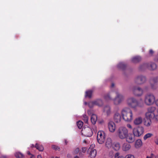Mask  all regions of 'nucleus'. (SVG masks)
Instances as JSON below:
<instances>
[{"label": "nucleus", "instance_id": "1", "mask_svg": "<svg viewBox=\"0 0 158 158\" xmlns=\"http://www.w3.org/2000/svg\"><path fill=\"white\" fill-rule=\"evenodd\" d=\"M115 97L113 99L109 94H106L104 96V98L107 100H112L114 105H118L121 104L123 102L125 99V96L123 94L118 92H115Z\"/></svg>", "mask_w": 158, "mask_h": 158}, {"label": "nucleus", "instance_id": "2", "mask_svg": "<svg viewBox=\"0 0 158 158\" xmlns=\"http://www.w3.org/2000/svg\"><path fill=\"white\" fill-rule=\"evenodd\" d=\"M123 119L127 122H131L133 119V114L132 110L129 108L125 107L123 108L121 112Z\"/></svg>", "mask_w": 158, "mask_h": 158}, {"label": "nucleus", "instance_id": "3", "mask_svg": "<svg viewBox=\"0 0 158 158\" xmlns=\"http://www.w3.org/2000/svg\"><path fill=\"white\" fill-rule=\"evenodd\" d=\"M128 133V130L126 127H121L117 129L116 131V135L119 139H123L126 137Z\"/></svg>", "mask_w": 158, "mask_h": 158}, {"label": "nucleus", "instance_id": "4", "mask_svg": "<svg viewBox=\"0 0 158 158\" xmlns=\"http://www.w3.org/2000/svg\"><path fill=\"white\" fill-rule=\"evenodd\" d=\"M131 91L135 96H140L144 92H147L148 89L147 87L143 89L139 86H133L131 89Z\"/></svg>", "mask_w": 158, "mask_h": 158}, {"label": "nucleus", "instance_id": "5", "mask_svg": "<svg viewBox=\"0 0 158 158\" xmlns=\"http://www.w3.org/2000/svg\"><path fill=\"white\" fill-rule=\"evenodd\" d=\"M127 103L129 106L133 108H136L138 104L137 100L133 97L128 98L127 100Z\"/></svg>", "mask_w": 158, "mask_h": 158}, {"label": "nucleus", "instance_id": "6", "mask_svg": "<svg viewBox=\"0 0 158 158\" xmlns=\"http://www.w3.org/2000/svg\"><path fill=\"white\" fill-rule=\"evenodd\" d=\"M143 128L141 126L134 128L132 130L133 134L136 137H139L143 133Z\"/></svg>", "mask_w": 158, "mask_h": 158}, {"label": "nucleus", "instance_id": "7", "mask_svg": "<svg viewBox=\"0 0 158 158\" xmlns=\"http://www.w3.org/2000/svg\"><path fill=\"white\" fill-rule=\"evenodd\" d=\"M105 134L104 131H98L97 136V140L100 144L103 143L105 141Z\"/></svg>", "mask_w": 158, "mask_h": 158}, {"label": "nucleus", "instance_id": "8", "mask_svg": "<svg viewBox=\"0 0 158 158\" xmlns=\"http://www.w3.org/2000/svg\"><path fill=\"white\" fill-rule=\"evenodd\" d=\"M114 111L116 112L114 115V122L117 123H119L121 120V117L120 114L118 112L119 110L118 107H116L114 108Z\"/></svg>", "mask_w": 158, "mask_h": 158}, {"label": "nucleus", "instance_id": "9", "mask_svg": "<svg viewBox=\"0 0 158 158\" xmlns=\"http://www.w3.org/2000/svg\"><path fill=\"white\" fill-rule=\"evenodd\" d=\"M81 133L82 135L87 137L92 136L93 133L92 129L89 127L83 128Z\"/></svg>", "mask_w": 158, "mask_h": 158}, {"label": "nucleus", "instance_id": "10", "mask_svg": "<svg viewBox=\"0 0 158 158\" xmlns=\"http://www.w3.org/2000/svg\"><path fill=\"white\" fill-rule=\"evenodd\" d=\"M102 112L105 115L110 116L112 114L111 106L108 105L105 106L103 108Z\"/></svg>", "mask_w": 158, "mask_h": 158}, {"label": "nucleus", "instance_id": "11", "mask_svg": "<svg viewBox=\"0 0 158 158\" xmlns=\"http://www.w3.org/2000/svg\"><path fill=\"white\" fill-rule=\"evenodd\" d=\"M103 105V102L101 99H97L96 100L90 102L88 103V106L90 108H92L95 105L101 106Z\"/></svg>", "mask_w": 158, "mask_h": 158}, {"label": "nucleus", "instance_id": "12", "mask_svg": "<svg viewBox=\"0 0 158 158\" xmlns=\"http://www.w3.org/2000/svg\"><path fill=\"white\" fill-rule=\"evenodd\" d=\"M113 142L112 139L110 138H107L105 143V148L108 149H110L112 148L113 147Z\"/></svg>", "mask_w": 158, "mask_h": 158}, {"label": "nucleus", "instance_id": "13", "mask_svg": "<svg viewBox=\"0 0 158 158\" xmlns=\"http://www.w3.org/2000/svg\"><path fill=\"white\" fill-rule=\"evenodd\" d=\"M135 136L132 133L127 134L125 139L126 141L129 143H131L134 142L135 140Z\"/></svg>", "mask_w": 158, "mask_h": 158}, {"label": "nucleus", "instance_id": "14", "mask_svg": "<svg viewBox=\"0 0 158 158\" xmlns=\"http://www.w3.org/2000/svg\"><path fill=\"white\" fill-rule=\"evenodd\" d=\"M158 82L157 77H154L150 80V85L151 88L153 89H156V88L157 83Z\"/></svg>", "mask_w": 158, "mask_h": 158}, {"label": "nucleus", "instance_id": "15", "mask_svg": "<svg viewBox=\"0 0 158 158\" xmlns=\"http://www.w3.org/2000/svg\"><path fill=\"white\" fill-rule=\"evenodd\" d=\"M108 128L109 131L111 132H114L116 129L114 123L112 121H110L108 124Z\"/></svg>", "mask_w": 158, "mask_h": 158}, {"label": "nucleus", "instance_id": "16", "mask_svg": "<svg viewBox=\"0 0 158 158\" xmlns=\"http://www.w3.org/2000/svg\"><path fill=\"white\" fill-rule=\"evenodd\" d=\"M89 152V156L90 158H94L96 155L97 151L95 149H92L90 147L88 150Z\"/></svg>", "mask_w": 158, "mask_h": 158}, {"label": "nucleus", "instance_id": "17", "mask_svg": "<svg viewBox=\"0 0 158 158\" xmlns=\"http://www.w3.org/2000/svg\"><path fill=\"white\" fill-rule=\"evenodd\" d=\"M157 69V64L153 62H150L149 64V70L152 71L156 70Z\"/></svg>", "mask_w": 158, "mask_h": 158}, {"label": "nucleus", "instance_id": "18", "mask_svg": "<svg viewBox=\"0 0 158 158\" xmlns=\"http://www.w3.org/2000/svg\"><path fill=\"white\" fill-rule=\"evenodd\" d=\"M155 101V98L154 95L152 94H149V105L154 103Z\"/></svg>", "mask_w": 158, "mask_h": 158}, {"label": "nucleus", "instance_id": "19", "mask_svg": "<svg viewBox=\"0 0 158 158\" xmlns=\"http://www.w3.org/2000/svg\"><path fill=\"white\" fill-rule=\"evenodd\" d=\"M143 119L142 117H139L136 118L134 120L133 123L135 125H140L142 123Z\"/></svg>", "mask_w": 158, "mask_h": 158}, {"label": "nucleus", "instance_id": "20", "mask_svg": "<svg viewBox=\"0 0 158 158\" xmlns=\"http://www.w3.org/2000/svg\"><path fill=\"white\" fill-rule=\"evenodd\" d=\"M131 145L127 143H124L123 145L122 148L123 150L124 151L129 150L131 148Z\"/></svg>", "mask_w": 158, "mask_h": 158}, {"label": "nucleus", "instance_id": "21", "mask_svg": "<svg viewBox=\"0 0 158 158\" xmlns=\"http://www.w3.org/2000/svg\"><path fill=\"white\" fill-rule=\"evenodd\" d=\"M142 145V143L141 140L138 139L135 142V146L136 148H139L141 147Z\"/></svg>", "mask_w": 158, "mask_h": 158}, {"label": "nucleus", "instance_id": "22", "mask_svg": "<svg viewBox=\"0 0 158 158\" xmlns=\"http://www.w3.org/2000/svg\"><path fill=\"white\" fill-rule=\"evenodd\" d=\"M141 58L140 56H134L131 59V61L133 63H137L141 61Z\"/></svg>", "mask_w": 158, "mask_h": 158}, {"label": "nucleus", "instance_id": "23", "mask_svg": "<svg viewBox=\"0 0 158 158\" xmlns=\"http://www.w3.org/2000/svg\"><path fill=\"white\" fill-rule=\"evenodd\" d=\"M149 118L158 121V115H156L154 113H152L151 115L149 114Z\"/></svg>", "mask_w": 158, "mask_h": 158}, {"label": "nucleus", "instance_id": "24", "mask_svg": "<svg viewBox=\"0 0 158 158\" xmlns=\"http://www.w3.org/2000/svg\"><path fill=\"white\" fill-rule=\"evenodd\" d=\"M97 116L94 114H92L91 117V121L92 123L94 124H95L97 121Z\"/></svg>", "mask_w": 158, "mask_h": 158}, {"label": "nucleus", "instance_id": "25", "mask_svg": "<svg viewBox=\"0 0 158 158\" xmlns=\"http://www.w3.org/2000/svg\"><path fill=\"white\" fill-rule=\"evenodd\" d=\"M120 147V143H119L116 142L114 143H113V147L112 148H113L115 150L118 151Z\"/></svg>", "mask_w": 158, "mask_h": 158}, {"label": "nucleus", "instance_id": "26", "mask_svg": "<svg viewBox=\"0 0 158 158\" xmlns=\"http://www.w3.org/2000/svg\"><path fill=\"white\" fill-rule=\"evenodd\" d=\"M156 110V108L154 106H150L149 107V114L151 115L152 113H154Z\"/></svg>", "mask_w": 158, "mask_h": 158}, {"label": "nucleus", "instance_id": "27", "mask_svg": "<svg viewBox=\"0 0 158 158\" xmlns=\"http://www.w3.org/2000/svg\"><path fill=\"white\" fill-rule=\"evenodd\" d=\"M35 147L40 151H43L44 149V147L42 145H39L37 143H36Z\"/></svg>", "mask_w": 158, "mask_h": 158}, {"label": "nucleus", "instance_id": "28", "mask_svg": "<svg viewBox=\"0 0 158 158\" xmlns=\"http://www.w3.org/2000/svg\"><path fill=\"white\" fill-rule=\"evenodd\" d=\"M92 92L93 91L91 90H89L86 91L85 92V97L90 98L91 97Z\"/></svg>", "mask_w": 158, "mask_h": 158}, {"label": "nucleus", "instance_id": "29", "mask_svg": "<svg viewBox=\"0 0 158 158\" xmlns=\"http://www.w3.org/2000/svg\"><path fill=\"white\" fill-rule=\"evenodd\" d=\"M139 77L140 79L141 85L143 84L146 82V78L145 76H139Z\"/></svg>", "mask_w": 158, "mask_h": 158}, {"label": "nucleus", "instance_id": "30", "mask_svg": "<svg viewBox=\"0 0 158 158\" xmlns=\"http://www.w3.org/2000/svg\"><path fill=\"white\" fill-rule=\"evenodd\" d=\"M140 78L139 76H138L137 77H136L134 79V82L136 84H138V85H141L140 83Z\"/></svg>", "mask_w": 158, "mask_h": 158}, {"label": "nucleus", "instance_id": "31", "mask_svg": "<svg viewBox=\"0 0 158 158\" xmlns=\"http://www.w3.org/2000/svg\"><path fill=\"white\" fill-rule=\"evenodd\" d=\"M146 120L147 121H148V112L145 113V118L143 119L144 125L148 126V123L146 122Z\"/></svg>", "mask_w": 158, "mask_h": 158}, {"label": "nucleus", "instance_id": "32", "mask_svg": "<svg viewBox=\"0 0 158 158\" xmlns=\"http://www.w3.org/2000/svg\"><path fill=\"white\" fill-rule=\"evenodd\" d=\"M15 156L17 158H22L23 157V154L19 152H17L15 154Z\"/></svg>", "mask_w": 158, "mask_h": 158}, {"label": "nucleus", "instance_id": "33", "mask_svg": "<svg viewBox=\"0 0 158 158\" xmlns=\"http://www.w3.org/2000/svg\"><path fill=\"white\" fill-rule=\"evenodd\" d=\"M118 67L120 69H123L125 67V65L123 63H120L117 65Z\"/></svg>", "mask_w": 158, "mask_h": 158}, {"label": "nucleus", "instance_id": "34", "mask_svg": "<svg viewBox=\"0 0 158 158\" xmlns=\"http://www.w3.org/2000/svg\"><path fill=\"white\" fill-rule=\"evenodd\" d=\"M83 122L81 121H79L77 123V125L79 129H81L83 125Z\"/></svg>", "mask_w": 158, "mask_h": 158}, {"label": "nucleus", "instance_id": "35", "mask_svg": "<svg viewBox=\"0 0 158 158\" xmlns=\"http://www.w3.org/2000/svg\"><path fill=\"white\" fill-rule=\"evenodd\" d=\"M83 119L85 123H87L88 120V118L86 114H84L83 116Z\"/></svg>", "mask_w": 158, "mask_h": 158}, {"label": "nucleus", "instance_id": "36", "mask_svg": "<svg viewBox=\"0 0 158 158\" xmlns=\"http://www.w3.org/2000/svg\"><path fill=\"white\" fill-rule=\"evenodd\" d=\"M144 101L145 103L147 105H148V95H146L145 96Z\"/></svg>", "mask_w": 158, "mask_h": 158}, {"label": "nucleus", "instance_id": "37", "mask_svg": "<svg viewBox=\"0 0 158 158\" xmlns=\"http://www.w3.org/2000/svg\"><path fill=\"white\" fill-rule=\"evenodd\" d=\"M124 158H135L133 155L131 154H128L126 155Z\"/></svg>", "mask_w": 158, "mask_h": 158}, {"label": "nucleus", "instance_id": "38", "mask_svg": "<svg viewBox=\"0 0 158 158\" xmlns=\"http://www.w3.org/2000/svg\"><path fill=\"white\" fill-rule=\"evenodd\" d=\"M52 149L56 150H58L59 149V148L58 146L55 145H52Z\"/></svg>", "mask_w": 158, "mask_h": 158}, {"label": "nucleus", "instance_id": "39", "mask_svg": "<svg viewBox=\"0 0 158 158\" xmlns=\"http://www.w3.org/2000/svg\"><path fill=\"white\" fill-rule=\"evenodd\" d=\"M114 156V154L113 152L112 151H110L109 153V156L111 157H112Z\"/></svg>", "mask_w": 158, "mask_h": 158}, {"label": "nucleus", "instance_id": "40", "mask_svg": "<svg viewBox=\"0 0 158 158\" xmlns=\"http://www.w3.org/2000/svg\"><path fill=\"white\" fill-rule=\"evenodd\" d=\"M154 53V51L152 49L149 50V54L150 56H152Z\"/></svg>", "mask_w": 158, "mask_h": 158}, {"label": "nucleus", "instance_id": "41", "mask_svg": "<svg viewBox=\"0 0 158 158\" xmlns=\"http://www.w3.org/2000/svg\"><path fill=\"white\" fill-rule=\"evenodd\" d=\"M87 150V148H83L81 150V152L83 153H85Z\"/></svg>", "mask_w": 158, "mask_h": 158}, {"label": "nucleus", "instance_id": "42", "mask_svg": "<svg viewBox=\"0 0 158 158\" xmlns=\"http://www.w3.org/2000/svg\"><path fill=\"white\" fill-rule=\"evenodd\" d=\"M87 113L89 115H91V116L92 114H94L93 111L91 110H88L87 111Z\"/></svg>", "mask_w": 158, "mask_h": 158}, {"label": "nucleus", "instance_id": "43", "mask_svg": "<svg viewBox=\"0 0 158 158\" xmlns=\"http://www.w3.org/2000/svg\"><path fill=\"white\" fill-rule=\"evenodd\" d=\"M114 157L115 158H117L118 157V156H119V153L118 152H117L116 153L115 155H114Z\"/></svg>", "mask_w": 158, "mask_h": 158}, {"label": "nucleus", "instance_id": "44", "mask_svg": "<svg viewBox=\"0 0 158 158\" xmlns=\"http://www.w3.org/2000/svg\"><path fill=\"white\" fill-rule=\"evenodd\" d=\"M127 127H128V128L131 129H132V126H131V125L129 124H128L127 125Z\"/></svg>", "mask_w": 158, "mask_h": 158}, {"label": "nucleus", "instance_id": "45", "mask_svg": "<svg viewBox=\"0 0 158 158\" xmlns=\"http://www.w3.org/2000/svg\"><path fill=\"white\" fill-rule=\"evenodd\" d=\"M27 154L29 155L30 156V157L31 158L33 156V155L31 154L30 152L29 151H27Z\"/></svg>", "mask_w": 158, "mask_h": 158}, {"label": "nucleus", "instance_id": "46", "mask_svg": "<svg viewBox=\"0 0 158 158\" xmlns=\"http://www.w3.org/2000/svg\"><path fill=\"white\" fill-rule=\"evenodd\" d=\"M148 138V133L144 137L143 139L145 140Z\"/></svg>", "mask_w": 158, "mask_h": 158}, {"label": "nucleus", "instance_id": "47", "mask_svg": "<svg viewBox=\"0 0 158 158\" xmlns=\"http://www.w3.org/2000/svg\"><path fill=\"white\" fill-rule=\"evenodd\" d=\"M79 150V148H77L75 149L74 151V152L75 153H77L78 152Z\"/></svg>", "mask_w": 158, "mask_h": 158}, {"label": "nucleus", "instance_id": "48", "mask_svg": "<svg viewBox=\"0 0 158 158\" xmlns=\"http://www.w3.org/2000/svg\"><path fill=\"white\" fill-rule=\"evenodd\" d=\"M154 60L156 62H158V55L155 57Z\"/></svg>", "mask_w": 158, "mask_h": 158}, {"label": "nucleus", "instance_id": "49", "mask_svg": "<svg viewBox=\"0 0 158 158\" xmlns=\"http://www.w3.org/2000/svg\"><path fill=\"white\" fill-rule=\"evenodd\" d=\"M99 123H100L101 124H103V123H104V121L103 120H102L99 121Z\"/></svg>", "mask_w": 158, "mask_h": 158}, {"label": "nucleus", "instance_id": "50", "mask_svg": "<svg viewBox=\"0 0 158 158\" xmlns=\"http://www.w3.org/2000/svg\"><path fill=\"white\" fill-rule=\"evenodd\" d=\"M155 142L156 144L158 145V139H156L155 140Z\"/></svg>", "mask_w": 158, "mask_h": 158}, {"label": "nucleus", "instance_id": "51", "mask_svg": "<svg viewBox=\"0 0 158 158\" xmlns=\"http://www.w3.org/2000/svg\"><path fill=\"white\" fill-rule=\"evenodd\" d=\"M64 143H65V144H66V145L68 143V141H67V140H66V139L64 140Z\"/></svg>", "mask_w": 158, "mask_h": 158}, {"label": "nucleus", "instance_id": "52", "mask_svg": "<svg viewBox=\"0 0 158 158\" xmlns=\"http://www.w3.org/2000/svg\"><path fill=\"white\" fill-rule=\"evenodd\" d=\"M155 102L156 105L158 106V99Z\"/></svg>", "mask_w": 158, "mask_h": 158}, {"label": "nucleus", "instance_id": "53", "mask_svg": "<svg viewBox=\"0 0 158 158\" xmlns=\"http://www.w3.org/2000/svg\"><path fill=\"white\" fill-rule=\"evenodd\" d=\"M117 158H124V157L123 156H119Z\"/></svg>", "mask_w": 158, "mask_h": 158}, {"label": "nucleus", "instance_id": "54", "mask_svg": "<svg viewBox=\"0 0 158 158\" xmlns=\"http://www.w3.org/2000/svg\"><path fill=\"white\" fill-rule=\"evenodd\" d=\"M37 158H42V156L41 155H38L37 156Z\"/></svg>", "mask_w": 158, "mask_h": 158}, {"label": "nucleus", "instance_id": "55", "mask_svg": "<svg viewBox=\"0 0 158 158\" xmlns=\"http://www.w3.org/2000/svg\"><path fill=\"white\" fill-rule=\"evenodd\" d=\"M152 135V134L149 133V138L151 137Z\"/></svg>", "mask_w": 158, "mask_h": 158}, {"label": "nucleus", "instance_id": "56", "mask_svg": "<svg viewBox=\"0 0 158 158\" xmlns=\"http://www.w3.org/2000/svg\"><path fill=\"white\" fill-rule=\"evenodd\" d=\"M31 148H33V147H35V146L34 145V144H31Z\"/></svg>", "mask_w": 158, "mask_h": 158}, {"label": "nucleus", "instance_id": "57", "mask_svg": "<svg viewBox=\"0 0 158 158\" xmlns=\"http://www.w3.org/2000/svg\"><path fill=\"white\" fill-rule=\"evenodd\" d=\"M111 85H112V86L113 87H114V84L112 83Z\"/></svg>", "mask_w": 158, "mask_h": 158}, {"label": "nucleus", "instance_id": "58", "mask_svg": "<svg viewBox=\"0 0 158 158\" xmlns=\"http://www.w3.org/2000/svg\"><path fill=\"white\" fill-rule=\"evenodd\" d=\"M51 158H54V157H51ZM55 158H59V157H56Z\"/></svg>", "mask_w": 158, "mask_h": 158}, {"label": "nucleus", "instance_id": "59", "mask_svg": "<svg viewBox=\"0 0 158 158\" xmlns=\"http://www.w3.org/2000/svg\"><path fill=\"white\" fill-rule=\"evenodd\" d=\"M153 154L152 153L151 154V157H152V158H153Z\"/></svg>", "mask_w": 158, "mask_h": 158}, {"label": "nucleus", "instance_id": "60", "mask_svg": "<svg viewBox=\"0 0 158 158\" xmlns=\"http://www.w3.org/2000/svg\"><path fill=\"white\" fill-rule=\"evenodd\" d=\"M74 158H79L77 156H76V157H75Z\"/></svg>", "mask_w": 158, "mask_h": 158}, {"label": "nucleus", "instance_id": "61", "mask_svg": "<svg viewBox=\"0 0 158 158\" xmlns=\"http://www.w3.org/2000/svg\"><path fill=\"white\" fill-rule=\"evenodd\" d=\"M149 158H152V157H149Z\"/></svg>", "mask_w": 158, "mask_h": 158}, {"label": "nucleus", "instance_id": "62", "mask_svg": "<svg viewBox=\"0 0 158 158\" xmlns=\"http://www.w3.org/2000/svg\"><path fill=\"white\" fill-rule=\"evenodd\" d=\"M3 157L5 158V156H3Z\"/></svg>", "mask_w": 158, "mask_h": 158}, {"label": "nucleus", "instance_id": "63", "mask_svg": "<svg viewBox=\"0 0 158 158\" xmlns=\"http://www.w3.org/2000/svg\"><path fill=\"white\" fill-rule=\"evenodd\" d=\"M146 158H148V156H147Z\"/></svg>", "mask_w": 158, "mask_h": 158}, {"label": "nucleus", "instance_id": "64", "mask_svg": "<svg viewBox=\"0 0 158 158\" xmlns=\"http://www.w3.org/2000/svg\"><path fill=\"white\" fill-rule=\"evenodd\" d=\"M157 113H158V110H157Z\"/></svg>", "mask_w": 158, "mask_h": 158}]
</instances>
